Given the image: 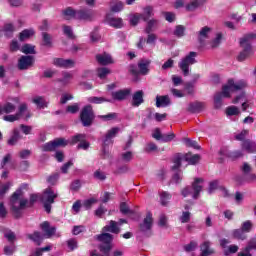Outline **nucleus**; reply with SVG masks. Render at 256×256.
Wrapping results in <instances>:
<instances>
[{
  "label": "nucleus",
  "instance_id": "f257e3e1",
  "mask_svg": "<svg viewBox=\"0 0 256 256\" xmlns=\"http://www.w3.org/2000/svg\"><path fill=\"white\" fill-rule=\"evenodd\" d=\"M247 87V82L245 80H240L235 82V80H228V84L223 86L222 92H217L214 96V107L215 109H221L223 105V97H231V93L234 91H241Z\"/></svg>",
  "mask_w": 256,
  "mask_h": 256
},
{
  "label": "nucleus",
  "instance_id": "f03ea898",
  "mask_svg": "<svg viewBox=\"0 0 256 256\" xmlns=\"http://www.w3.org/2000/svg\"><path fill=\"white\" fill-rule=\"evenodd\" d=\"M23 191L21 189L16 190L10 198L11 211L16 219L21 217V210L27 207L29 200L21 198Z\"/></svg>",
  "mask_w": 256,
  "mask_h": 256
},
{
  "label": "nucleus",
  "instance_id": "7ed1b4c3",
  "mask_svg": "<svg viewBox=\"0 0 256 256\" xmlns=\"http://www.w3.org/2000/svg\"><path fill=\"white\" fill-rule=\"evenodd\" d=\"M203 178H195L191 186H187L181 191V195L189 197L191 195L194 199H199L201 191H203Z\"/></svg>",
  "mask_w": 256,
  "mask_h": 256
},
{
  "label": "nucleus",
  "instance_id": "20e7f679",
  "mask_svg": "<svg viewBox=\"0 0 256 256\" xmlns=\"http://www.w3.org/2000/svg\"><path fill=\"white\" fill-rule=\"evenodd\" d=\"M186 161L188 165H197L199 161H201V156L199 154H192V153H187V154H176L174 156L173 163L174 165L172 166V169H179L181 167V162Z\"/></svg>",
  "mask_w": 256,
  "mask_h": 256
},
{
  "label": "nucleus",
  "instance_id": "39448f33",
  "mask_svg": "<svg viewBox=\"0 0 256 256\" xmlns=\"http://www.w3.org/2000/svg\"><path fill=\"white\" fill-rule=\"evenodd\" d=\"M96 239L100 241L99 250L103 255L109 256L111 254V249H113V235L107 232L99 234Z\"/></svg>",
  "mask_w": 256,
  "mask_h": 256
},
{
  "label": "nucleus",
  "instance_id": "423d86ee",
  "mask_svg": "<svg viewBox=\"0 0 256 256\" xmlns=\"http://www.w3.org/2000/svg\"><path fill=\"white\" fill-rule=\"evenodd\" d=\"M59 197V193H57L53 188H46L41 195V202L44 205L45 211L51 213V205L55 203V200Z\"/></svg>",
  "mask_w": 256,
  "mask_h": 256
},
{
  "label": "nucleus",
  "instance_id": "0eeeda50",
  "mask_svg": "<svg viewBox=\"0 0 256 256\" xmlns=\"http://www.w3.org/2000/svg\"><path fill=\"white\" fill-rule=\"evenodd\" d=\"M255 38H256V34L251 33V34L245 35L243 38L240 39V45L241 47H243V51L240 52V54L238 55V61H245V59H247V57L251 55L252 50H251V44H249V41Z\"/></svg>",
  "mask_w": 256,
  "mask_h": 256
},
{
  "label": "nucleus",
  "instance_id": "6e6552de",
  "mask_svg": "<svg viewBox=\"0 0 256 256\" xmlns=\"http://www.w3.org/2000/svg\"><path fill=\"white\" fill-rule=\"evenodd\" d=\"M80 121L83 127H91L95 121V112L92 105H86L80 112Z\"/></svg>",
  "mask_w": 256,
  "mask_h": 256
},
{
  "label": "nucleus",
  "instance_id": "1a4fd4ad",
  "mask_svg": "<svg viewBox=\"0 0 256 256\" xmlns=\"http://www.w3.org/2000/svg\"><path fill=\"white\" fill-rule=\"evenodd\" d=\"M195 57H197V52H190L178 63V67L181 69L185 77L189 75V66L195 65V63H197Z\"/></svg>",
  "mask_w": 256,
  "mask_h": 256
},
{
  "label": "nucleus",
  "instance_id": "9d476101",
  "mask_svg": "<svg viewBox=\"0 0 256 256\" xmlns=\"http://www.w3.org/2000/svg\"><path fill=\"white\" fill-rule=\"evenodd\" d=\"M69 145V140H65V138H56L53 141H50L41 146L42 151L49 152L55 151L58 147H67Z\"/></svg>",
  "mask_w": 256,
  "mask_h": 256
},
{
  "label": "nucleus",
  "instance_id": "9b49d317",
  "mask_svg": "<svg viewBox=\"0 0 256 256\" xmlns=\"http://www.w3.org/2000/svg\"><path fill=\"white\" fill-rule=\"evenodd\" d=\"M25 113H27V105L25 103L20 104L18 107V111L15 115H5L3 117L4 121H7L8 123H15V121H19Z\"/></svg>",
  "mask_w": 256,
  "mask_h": 256
},
{
  "label": "nucleus",
  "instance_id": "f8f14e48",
  "mask_svg": "<svg viewBox=\"0 0 256 256\" xmlns=\"http://www.w3.org/2000/svg\"><path fill=\"white\" fill-rule=\"evenodd\" d=\"M76 19L78 21L91 22L95 19V12L91 9L83 8L76 11Z\"/></svg>",
  "mask_w": 256,
  "mask_h": 256
},
{
  "label": "nucleus",
  "instance_id": "ddd939ff",
  "mask_svg": "<svg viewBox=\"0 0 256 256\" xmlns=\"http://www.w3.org/2000/svg\"><path fill=\"white\" fill-rule=\"evenodd\" d=\"M35 63V56H21L18 60V69L20 71H25L31 67H33V64Z\"/></svg>",
  "mask_w": 256,
  "mask_h": 256
},
{
  "label": "nucleus",
  "instance_id": "4468645a",
  "mask_svg": "<svg viewBox=\"0 0 256 256\" xmlns=\"http://www.w3.org/2000/svg\"><path fill=\"white\" fill-rule=\"evenodd\" d=\"M86 137L87 136L85 134H77L73 136L70 142L68 141V143H70V145L79 143L78 149H84L86 151V149H89V142L85 141Z\"/></svg>",
  "mask_w": 256,
  "mask_h": 256
},
{
  "label": "nucleus",
  "instance_id": "2eb2a0df",
  "mask_svg": "<svg viewBox=\"0 0 256 256\" xmlns=\"http://www.w3.org/2000/svg\"><path fill=\"white\" fill-rule=\"evenodd\" d=\"M152 227H153V214H151V212H148L143 222L140 223L139 229L140 231H142V233H147V231H151Z\"/></svg>",
  "mask_w": 256,
  "mask_h": 256
},
{
  "label": "nucleus",
  "instance_id": "dca6fc26",
  "mask_svg": "<svg viewBox=\"0 0 256 256\" xmlns=\"http://www.w3.org/2000/svg\"><path fill=\"white\" fill-rule=\"evenodd\" d=\"M53 65L63 69H71V67H75V61L72 59L54 58Z\"/></svg>",
  "mask_w": 256,
  "mask_h": 256
},
{
  "label": "nucleus",
  "instance_id": "f3484780",
  "mask_svg": "<svg viewBox=\"0 0 256 256\" xmlns=\"http://www.w3.org/2000/svg\"><path fill=\"white\" fill-rule=\"evenodd\" d=\"M129 95H131V89L129 88L111 92V97L114 101H125Z\"/></svg>",
  "mask_w": 256,
  "mask_h": 256
},
{
  "label": "nucleus",
  "instance_id": "a211bd4d",
  "mask_svg": "<svg viewBox=\"0 0 256 256\" xmlns=\"http://www.w3.org/2000/svg\"><path fill=\"white\" fill-rule=\"evenodd\" d=\"M40 228L45 233L44 236L46 237V239H51V237H53V235H55V232L57 231V228H55L54 226L51 227V224H49V222L47 221L40 224Z\"/></svg>",
  "mask_w": 256,
  "mask_h": 256
},
{
  "label": "nucleus",
  "instance_id": "6ab92c4d",
  "mask_svg": "<svg viewBox=\"0 0 256 256\" xmlns=\"http://www.w3.org/2000/svg\"><path fill=\"white\" fill-rule=\"evenodd\" d=\"M17 111V106L11 102L0 104V115H11Z\"/></svg>",
  "mask_w": 256,
  "mask_h": 256
},
{
  "label": "nucleus",
  "instance_id": "aec40b11",
  "mask_svg": "<svg viewBox=\"0 0 256 256\" xmlns=\"http://www.w3.org/2000/svg\"><path fill=\"white\" fill-rule=\"evenodd\" d=\"M117 133H119L118 127H114L112 129L108 130V132L106 133V135L103 138V144L111 145V143H113L112 139H114V137L117 136Z\"/></svg>",
  "mask_w": 256,
  "mask_h": 256
},
{
  "label": "nucleus",
  "instance_id": "412c9836",
  "mask_svg": "<svg viewBox=\"0 0 256 256\" xmlns=\"http://www.w3.org/2000/svg\"><path fill=\"white\" fill-rule=\"evenodd\" d=\"M102 231L103 233H114L115 235L121 233V229L117 227V222L113 220H111L108 225L104 226Z\"/></svg>",
  "mask_w": 256,
  "mask_h": 256
},
{
  "label": "nucleus",
  "instance_id": "4be33fe9",
  "mask_svg": "<svg viewBox=\"0 0 256 256\" xmlns=\"http://www.w3.org/2000/svg\"><path fill=\"white\" fill-rule=\"evenodd\" d=\"M205 109V103L203 102H193L188 105L187 111L189 113H201Z\"/></svg>",
  "mask_w": 256,
  "mask_h": 256
},
{
  "label": "nucleus",
  "instance_id": "5701e85b",
  "mask_svg": "<svg viewBox=\"0 0 256 256\" xmlns=\"http://www.w3.org/2000/svg\"><path fill=\"white\" fill-rule=\"evenodd\" d=\"M149 65H151V60L142 59L138 62V71L140 75H147L149 73Z\"/></svg>",
  "mask_w": 256,
  "mask_h": 256
},
{
  "label": "nucleus",
  "instance_id": "b1692460",
  "mask_svg": "<svg viewBox=\"0 0 256 256\" xmlns=\"http://www.w3.org/2000/svg\"><path fill=\"white\" fill-rule=\"evenodd\" d=\"M106 21L110 27H114L115 29H121V27H123V19L121 18L108 16Z\"/></svg>",
  "mask_w": 256,
  "mask_h": 256
},
{
  "label": "nucleus",
  "instance_id": "393cba45",
  "mask_svg": "<svg viewBox=\"0 0 256 256\" xmlns=\"http://www.w3.org/2000/svg\"><path fill=\"white\" fill-rule=\"evenodd\" d=\"M144 92L143 90L137 91L132 96V106L133 107H139V105L144 103L143 99Z\"/></svg>",
  "mask_w": 256,
  "mask_h": 256
},
{
  "label": "nucleus",
  "instance_id": "a878e982",
  "mask_svg": "<svg viewBox=\"0 0 256 256\" xmlns=\"http://www.w3.org/2000/svg\"><path fill=\"white\" fill-rule=\"evenodd\" d=\"M96 60L100 65H111L113 63V58L107 53L96 55Z\"/></svg>",
  "mask_w": 256,
  "mask_h": 256
},
{
  "label": "nucleus",
  "instance_id": "bb28decb",
  "mask_svg": "<svg viewBox=\"0 0 256 256\" xmlns=\"http://www.w3.org/2000/svg\"><path fill=\"white\" fill-rule=\"evenodd\" d=\"M211 34V28L209 26H205L201 28V30L198 32V41L199 43H205L207 41V38Z\"/></svg>",
  "mask_w": 256,
  "mask_h": 256
},
{
  "label": "nucleus",
  "instance_id": "cd10ccee",
  "mask_svg": "<svg viewBox=\"0 0 256 256\" xmlns=\"http://www.w3.org/2000/svg\"><path fill=\"white\" fill-rule=\"evenodd\" d=\"M242 150L246 153H256V143L251 140H245L242 142Z\"/></svg>",
  "mask_w": 256,
  "mask_h": 256
},
{
  "label": "nucleus",
  "instance_id": "c85d7f7f",
  "mask_svg": "<svg viewBox=\"0 0 256 256\" xmlns=\"http://www.w3.org/2000/svg\"><path fill=\"white\" fill-rule=\"evenodd\" d=\"M205 4V0H191L187 5H186V11H197L201 5Z\"/></svg>",
  "mask_w": 256,
  "mask_h": 256
},
{
  "label": "nucleus",
  "instance_id": "c756f323",
  "mask_svg": "<svg viewBox=\"0 0 256 256\" xmlns=\"http://www.w3.org/2000/svg\"><path fill=\"white\" fill-rule=\"evenodd\" d=\"M171 105V99L168 95L156 97V107H167Z\"/></svg>",
  "mask_w": 256,
  "mask_h": 256
},
{
  "label": "nucleus",
  "instance_id": "7c9ffc66",
  "mask_svg": "<svg viewBox=\"0 0 256 256\" xmlns=\"http://www.w3.org/2000/svg\"><path fill=\"white\" fill-rule=\"evenodd\" d=\"M247 97L245 96V93H241L239 96H237L232 103L237 104V103H242V111H247L249 108V104H247Z\"/></svg>",
  "mask_w": 256,
  "mask_h": 256
},
{
  "label": "nucleus",
  "instance_id": "2f4dec72",
  "mask_svg": "<svg viewBox=\"0 0 256 256\" xmlns=\"http://www.w3.org/2000/svg\"><path fill=\"white\" fill-rule=\"evenodd\" d=\"M211 247V242L209 241H205L202 245H201V255L200 256H209V255H213V253H215V251H213V249L210 248Z\"/></svg>",
  "mask_w": 256,
  "mask_h": 256
},
{
  "label": "nucleus",
  "instance_id": "473e14b6",
  "mask_svg": "<svg viewBox=\"0 0 256 256\" xmlns=\"http://www.w3.org/2000/svg\"><path fill=\"white\" fill-rule=\"evenodd\" d=\"M62 15L66 21H69V19H77V11L73 10L72 8H66L63 10Z\"/></svg>",
  "mask_w": 256,
  "mask_h": 256
},
{
  "label": "nucleus",
  "instance_id": "72a5a7b5",
  "mask_svg": "<svg viewBox=\"0 0 256 256\" xmlns=\"http://www.w3.org/2000/svg\"><path fill=\"white\" fill-rule=\"evenodd\" d=\"M26 237L37 243V245H41V241H43V234L39 231H35L33 234H27Z\"/></svg>",
  "mask_w": 256,
  "mask_h": 256
},
{
  "label": "nucleus",
  "instance_id": "f704fd0d",
  "mask_svg": "<svg viewBox=\"0 0 256 256\" xmlns=\"http://www.w3.org/2000/svg\"><path fill=\"white\" fill-rule=\"evenodd\" d=\"M88 103H94L96 105H101V103H111V100H109L105 97L92 96V97L88 98Z\"/></svg>",
  "mask_w": 256,
  "mask_h": 256
},
{
  "label": "nucleus",
  "instance_id": "c9c22d12",
  "mask_svg": "<svg viewBox=\"0 0 256 256\" xmlns=\"http://www.w3.org/2000/svg\"><path fill=\"white\" fill-rule=\"evenodd\" d=\"M144 12L141 14L142 15V20L144 21H149L150 17H153L155 13L153 12V6H146L144 7Z\"/></svg>",
  "mask_w": 256,
  "mask_h": 256
},
{
  "label": "nucleus",
  "instance_id": "e433bc0d",
  "mask_svg": "<svg viewBox=\"0 0 256 256\" xmlns=\"http://www.w3.org/2000/svg\"><path fill=\"white\" fill-rule=\"evenodd\" d=\"M232 236L234 239H238L240 241H245L247 239V234L242 229H235L232 231Z\"/></svg>",
  "mask_w": 256,
  "mask_h": 256
},
{
  "label": "nucleus",
  "instance_id": "4c0bfd02",
  "mask_svg": "<svg viewBox=\"0 0 256 256\" xmlns=\"http://www.w3.org/2000/svg\"><path fill=\"white\" fill-rule=\"evenodd\" d=\"M157 27H159V20L156 19H151L148 21L147 23V27H146V33H151V31H153L154 29H157Z\"/></svg>",
  "mask_w": 256,
  "mask_h": 256
},
{
  "label": "nucleus",
  "instance_id": "58836bf2",
  "mask_svg": "<svg viewBox=\"0 0 256 256\" xmlns=\"http://www.w3.org/2000/svg\"><path fill=\"white\" fill-rule=\"evenodd\" d=\"M169 201H171V194H169V192H165V191L160 192V203H161V205H163L165 207V206H167Z\"/></svg>",
  "mask_w": 256,
  "mask_h": 256
},
{
  "label": "nucleus",
  "instance_id": "ea45409f",
  "mask_svg": "<svg viewBox=\"0 0 256 256\" xmlns=\"http://www.w3.org/2000/svg\"><path fill=\"white\" fill-rule=\"evenodd\" d=\"M21 51L25 55H35V46L31 44H25L24 46H22Z\"/></svg>",
  "mask_w": 256,
  "mask_h": 256
},
{
  "label": "nucleus",
  "instance_id": "a19ab883",
  "mask_svg": "<svg viewBox=\"0 0 256 256\" xmlns=\"http://www.w3.org/2000/svg\"><path fill=\"white\" fill-rule=\"evenodd\" d=\"M33 103L39 107V109H44V107H47V101H45V98L41 96H37L33 99Z\"/></svg>",
  "mask_w": 256,
  "mask_h": 256
},
{
  "label": "nucleus",
  "instance_id": "79ce46f5",
  "mask_svg": "<svg viewBox=\"0 0 256 256\" xmlns=\"http://www.w3.org/2000/svg\"><path fill=\"white\" fill-rule=\"evenodd\" d=\"M120 213H122L123 215H133L135 211L131 210L129 208V205H127V203L122 202L120 204Z\"/></svg>",
  "mask_w": 256,
  "mask_h": 256
},
{
  "label": "nucleus",
  "instance_id": "37998d69",
  "mask_svg": "<svg viewBox=\"0 0 256 256\" xmlns=\"http://www.w3.org/2000/svg\"><path fill=\"white\" fill-rule=\"evenodd\" d=\"M19 139H21V134L19 133V131L17 129H14L13 135L8 140V145H15V143H17V141Z\"/></svg>",
  "mask_w": 256,
  "mask_h": 256
},
{
  "label": "nucleus",
  "instance_id": "c03bdc74",
  "mask_svg": "<svg viewBox=\"0 0 256 256\" xmlns=\"http://www.w3.org/2000/svg\"><path fill=\"white\" fill-rule=\"evenodd\" d=\"M221 39H223L222 33H217L215 39L210 42L212 49H217L218 45H221Z\"/></svg>",
  "mask_w": 256,
  "mask_h": 256
},
{
  "label": "nucleus",
  "instance_id": "a18cd8bd",
  "mask_svg": "<svg viewBox=\"0 0 256 256\" xmlns=\"http://www.w3.org/2000/svg\"><path fill=\"white\" fill-rule=\"evenodd\" d=\"M111 70L109 68L101 67L97 69V75L100 79H105L107 75H110Z\"/></svg>",
  "mask_w": 256,
  "mask_h": 256
},
{
  "label": "nucleus",
  "instance_id": "49530a36",
  "mask_svg": "<svg viewBox=\"0 0 256 256\" xmlns=\"http://www.w3.org/2000/svg\"><path fill=\"white\" fill-rule=\"evenodd\" d=\"M183 143L186 145V147H192L193 149H201V146H199V144H197V141L195 140L184 138Z\"/></svg>",
  "mask_w": 256,
  "mask_h": 256
},
{
  "label": "nucleus",
  "instance_id": "de8ad7c7",
  "mask_svg": "<svg viewBox=\"0 0 256 256\" xmlns=\"http://www.w3.org/2000/svg\"><path fill=\"white\" fill-rule=\"evenodd\" d=\"M143 19V14L141 13H136L130 17V25H133L135 27L136 25L139 24V21Z\"/></svg>",
  "mask_w": 256,
  "mask_h": 256
},
{
  "label": "nucleus",
  "instance_id": "09e8293b",
  "mask_svg": "<svg viewBox=\"0 0 256 256\" xmlns=\"http://www.w3.org/2000/svg\"><path fill=\"white\" fill-rule=\"evenodd\" d=\"M62 29H63L64 35H66L68 39H75V35L73 34V28H71V26L63 25Z\"/></svg>",
  "mask_w": 256,
  "mask_h": 256
},
{
  "label": "nucleus",
  "instance_id": "8fccbe9b",
  "mask_svg": "<svg viewBox=\"0 0 256 256\" xmlns=\"http://www.w3.org/2000/svg\"><path fill=\"white\" fill-rule=\"evenodd\" d=\"M123 7H124L123 2L119 1L116 3H112L110 9L113 13H119V12L123 11Z\"/></svg>",
  "mask_w": 256,
  "mask_h": 256
},
{
  "label": "nucleus",
  "instance_id": "3c124183",
  "mask_svg": "<svg viewBox=\"0 0 256 256\" xmlns=\"http://www.w3.org/2000/svg\"><path fill=\"white\" fill-rule=\"evenodd\" d=\"M79 109H80L79 104L74 103L66 107V113H71L72 115H75V113H79Z\"/></svg>",
  "mask_w": 256,
  "mask_h": 256
},
{
  "label": "nucleus",
  "instance_id": "603ef678",
  "mask_svg": "<svg viewBox=\"0 0 256 256\" xmlns=\"http://www.w3.org/2000/svg\"><path fill=\"white\" fill-rule=\"evenodd\" d=\"M3 31L6 37H11V34L15 31V26L11 23H7L4 25Z\"/></svg>",
  "mask_w": 256,
  "mask_h": 256
},
{
  "label": "nucleus",
  "instance_id": "864d4df0",
  "mask_svg": "<svg viewBox=\"0 0 256 256\" xmlns=\"http://www.w3.org/2000/svg\"><path fill=\"white\" fill-rule=\"evenodd\" d=\"M42 39H43V43L46 47H51L52 45V37L50 36L49 33L43 32L42 33Z\"/></svg>",
  "mask_w": 256,
  "mask_h": 256
},
{
  "label": "nucleus",
  "instance_id": "5fc2aeb1",
  "mask_svg": "<svg viewBox=\"0 0 256 256\" xmlns=\"http://www.w3.org/2000/svg\"><path fill=\"white\" fill-rule=\"evenodd\" d=\"M256 251V238H252L248 241L247 246L244 248V251Z\"/></svg>",
  "mask_w": 256,
  "mask_h": 256
},
{
  "label": "nucleus",
  "instance_id": "6e6d98bb",
  "mask_svg": "<svg viewBox=\"0 0 256 256\" xmlns=\"http://www.w3.org/2000/svg\"><path fill=\"white\" fill-rule=\"evenodd\" d=\"M157 149H158L157 144L153 142H149L148 144H146L144 151L145 153H155Z\"/></svg>",
  "mask_w": 256,
  "mask_h": 256
},
{
  "label": "nucleus",
  "instance_id": "4d7b16f0",
  "mask_svg": "<svg viewBox=\"0 0 256 256\" xmlns=\"http://www.w3.org/2000/svg\"><path fill=\"white\" fill-rule=\"evenodd\" d=\"M34 33L35 32L33 30H23L20 33V41H25L26 39H29V37L34 35Z\"/></svg>",
  "mask_w": 256,
  "mask_h": 256
},
{
  "label": "nucleus",
  "instance_id": "13d9d810",
  "mask_svg": "<svg viewBox=\"0 0 256 256\" xmlns=\"http://www.w3.org/2000/svg\"><path fill=\"white\" fill-rule=\"evenodd\" d=\"M122 157V161H124V163H129L131 161H133V152L131 151H127L121 154Z\"/></svg>",
  "mask_w": 256,
  "mask_h": 256
},
{
  "label": "nucleus",
  "instance_id": "bf43d9fd",
  "mask_svg": "<svg viewBox=\"0 0 256 256\" xmlns=\"http://www.w3.org/2000/svg\"><path fill=\"white\" fill-rule=\"evenodd\" d=\"M251 229H253V223H251V221L247 220V221L243 222L241 230L244 233H250Z\"/></svg>",
  "mask_w": 256,
  "mask_h": 256
},
{
  "label": "nucleus",
  "instance_id": "052dcab7",
  "mask_svg": "<svg viewBox=\"0 0 256 256\" xmlns=\"http://www.w3.org/2000/svg\"><path fill=\"white\" fill-rule=\"evenodd\" d=\"M179 220L182 223H189L191 221V212L189 211H183L182 215L180 216Z\"/></svg>",
  "mask_w": 256,
  "mask_h": 256
},
{
  "label": "nucleus",
  "instance_id": "680f3d73",
  "mask_svg": "<svg viewBox=\"0 0 256 256\" xmlns=\"http://www.w3.org/2000/svg\"><path fill=\"white\" fill-rule=\"evenodd\" d=\"M239 113L241 112L237 106H230L226 109V115L228 116L239 115Z\"/></svg>",
  "mask_w": 256,
  "mask_h": 256
},
{
  "label": "nucleus",
  "instance_id": "e2e57ef3",
  "mask_svg": "<svg viewBox=\"0 0 256 256\" xmlns=\"http://www.w3.org/2000/svg\"><path fill=\"white\" fill-rule=\"evenodd\" d=\"M99 119H102V121H113V119H117V113H109L106 115H99Z\"/></svg>",
  "mask_w": 256,
  "mask_h": 256
},
{
  "label": "nucleus",
  "instance_id": "0e129e2a",
  "mask_svg": "<svg viewBox=\"0 0 256 256\" xmlns=\"http://www.w3.org/2000/svg\"><path fill=\"white\" fill-rule=\"evenodd\" d=\"M94 178L98 179V181H105L107 179V176L105 175V172L101 170H96L94 172Z\"/></svg>",
  "mask_w": 256,
  "mask_h": 256
},
{
  "label": "nucleus",
  "instance_id": "69168bd1",
  "mask_svg": "<svg viewBox=\"0 0 256 256\" xmlns=\"http://www.w3.org/2000/svg\"><path fill=\"white\" fill-rule=\"evenodd\" d=\"M174 35L176 37H183L185 35V28L183 25L176 26V29L174 31Z\"/></svg>",
  "mask_w": 256,
  "mask_h": 256
},
{
  "label": "nucleus",
  "instance_id": "338daca9",
  "mask_svg": "<svg viewBox=\"0 0 256 256\" xmlns=\"http://www.w3.org/2000/svg\"><path fill=\"white\" fill-rule=\"evenodd\" d=\"M95 203H97V199H95V198H90V199L85 200V201L83 202V207H84L85 209H90L91 207H93V205H95Z\"/></svg>",
  "mask_w": 256,
  "mask_h": 256
},
{
  "label": "nucleus",
  "instance_id": "774afa93",
  "mask_svg": "<svg viewBox=\"0 0 256 256\" xmlns=\"http://www.w3.org/2000/svg\"><path fill=\"white\" fill-rule=\"evenodd\" d=\"M13 184L11 182H7L6 184L2 185L0 187V197H3V195H5V193H7V191H9V189H11V186Z\"/></svg>",
  "mask_w": 256,
  "mask_h": 256
}]
</instances>
